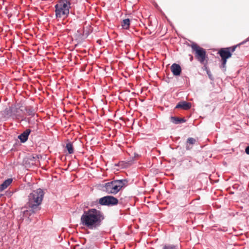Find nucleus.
I'll use <instances>...</instances> for the list:
<instances>
[{
    "mask_svg": "<svg viewBox=\"0 0 249 249\" xmlns=\"http://www.w3.org/2000/svg\"><path fill=\"white\" fill-rule=\"evenodd\" d=\"M20 111H22V109L19 110V109L16 108L12 111V116L13 118L19 119L22 117V116L20 113Z\"/></svg>",
    "mask_w": 249,
    "mask_h": 249,
    "instance_id": "12",
    "label": "nucleus"
},
{
    "mask_svg": "<svg viewBox=\"0 0 249 249\" xmlns=\"http://www.w3.org/2000/svg\"><path fill=\"white\" fill-rule=\"evenodd\" d=\"M98 204L102 206H112L118 203V200L112 196H107L97 200Z\"/></svg>",
    "mask_w": 249,
    "mask_h": 249,
    "instance_id": "6",
    "label": "nucleus"
},
{
    "mask_svg": "<svg viewBox=\"0 0 249 249\" xmlns=\"http://www.w3.org/2000/svg\"><path fill=\"white\" fill-rule=\"evenodd\" d=\"M44 195V191L40 188L33 191L29 194L28 201L26 204L28 210L23 212L24 216H26L29 212L35 213L40 209V205L42 203Z\"/></svg>",
    "mask_w": 249,
    "mask_h": 249,
    "instance_id": "2",
    "label": "nucleus"
},
{
    "mask_svg": "<svg viewBox=\"0 0 249 249\" xmlns=\"http://www.w3.org/2000/svg\"><path fill=\"white\" fill-rule=\"evenodd\" d=\"M171 121L175 124H179L185 122V120L183 118L172 116L171 117Z\"/></svg>",
    "mask_w": 249,
    "mask_h": 249,
    "instance_id": "13",
    "label": "nucleus"
},
{
    "mask_svg": "<svg viewBox=\"0 0 249 249\" xmlns=\"http://www.w3.org/2000/svg\"><path fill=\"white\" fill-rule=\"evenodd\" d=\"M27 114L29 116H34L35 114L34 109L31 107H27L25 108Z\"/></svg>",
    "mask_w": 249,
    "mask_h": 249,
    "instance_id": "16",
    "label": "nucleus"
},
{
    "mask_svg": "<svg viewBox=\"0 0 249 249\" xmlns=\"http://www.w3.org/2000/svg\"><path fill=\"white\" fill-rule=\"evenodd\" d=\"M76 0H60L55 6V16L56 18H65L70 13L71 2H75Z\"/></svg>",
    "mask_w": 249,
    "mask_h": 249,
    "instance_id": "4",
    "label": "nucleus"
},
{
    "mask_svg": "<svg viewBox=\"0 0 249 249\" xmlns=\"http://www.w3.org/2000/svg\"><path fill=\"white\" fill-rule=\"evenodd\" d=\"M66 148L69 154H72L74 152L73 146L71 142H68L66 144Z\"/></svg>",
    "mask_w": 249,
    "mask_h": 249,
    "instance_id": "17",
    "label": "nucleus"
},
{
    "mask_svg": "<svg viewBox=\"0 0 249 249\" xmlns=\"http://www.w3.org/2000/svg\"><path fill=\"white\" fill-rule=\"evenodd\" d=\"M171 71L175 76H178L181 72V68L179 64L174 63L171 66Z\"/></svg>",
    "mask_w": 249,
    "mask_h": 249,
    "instance_id": "8",
    "label": "nucleus"
},
{
    "mask_svg": "<svg viewBox=\"0 0 249 249\" xmlns=\"http://www.w3.org/2000/svg\"><path fill=\"white\" fill-rule=\"evenodd\" d=\"M196 142V140L195 139L193 138H189L187 140L186 142V149L187 150H189L192 148V147H190L189 145H188V144H194Z\"/></svg>",
    "mask_w": 249,
    "mask_h": 249,
    "instance_id": "14",
    "label": "nucleus"
},
{
    "mask_svg": "<svg viewBox=\"0 0 249 249\" xmlns=\"http://www.w3.org/2000/svg\"><path fill=\"white\" fill-rule=\"evenodd\" d=\"M193 52H195V56L201 63H203L206 56L205 49L199 46L195 43L190 45Z\"/></svg>",
    "mask_w": 249,
    "mask_h": 249,
    "instance_id": "5",
    "label": "nucleus"
},
{
    "mask_svg": "<svg viewBox=\"0 0 249 249\" xmlns=\"http://www.w3.org/2000/svg\"><path fill=\"white\" fill-rule=\"evenodd\" d=\"M105 216L103 212L95 208L83 211L80 218V224L89 230H96L103 224Z\"/></svg>",
    "mask_w": 249,
    "mask_h": 249,
    "instance_id": "1",
    "label": "nucleus"
},
{
    "mask_svg": "<svg viewBox=\"0 0 249 249\" xmlns=\"http://www.w3.org/2000/svg\"><path fill=\"white\" fill-rule=\"evenodd\" d=\"M13 181L12 178L6 179L0 185V192L3 191L9 186Z\"/></svg>",
    "mask_w": 249,
    "mask_h": 249,
    "instance_id": "11",
    "label": "nucleus"
},
{
    "mask_svg": "<svg viewBox=\"0 0 249 249\" xmlns=\"http://www.w3.org/2000/svg\"><path fill=\"white\" fill-rule=\"evenodd\" d=\"M191 107V104L190 103L182 101L179 102L176 106V108H182L185 110H187Z\"/></svg>",
    "mask_w": 249,
    "mask_h": 249,
    "instance_id": "10",
    "label": "nucleus"
},
{
    "mask_svg": "<svg viewBox=\"0 0 249 249\" xmlns=\"http://www.w3.org/2000/svg\"><path fill=\"white\" fill-rule=\"evenodd\" d=\"M218 53L221 56L222 61V67L223 68H225L227 63V59L231 57V53L230 52L228 49L225 48L221 49L219 50Z\"/></svg>",
    "mask_w": 249,
    "mask_h": 249,
    "instance_id": "7",
    "label": "nucleus"
},
{
    "mask_svg": "<svg viewBox=\"0 0 249 249\" xmlns=\"http://www.w3.org/2000/svg\"><path fill=\"white\" fill-rule=\"evenodd\" d=\"M237 46V45H235L231 47H228L227 49H228V50L230 51V52H233L235 50Z\"/></svg>",
    "mask_w": 249,
    "mask_h": 249,
    "instance_id": "19",
    "label": "nucleus"
},
{
    "mask_svg": "<svg viewBox=\"0 0 249 249\" xmlns=\"http://www.w3.org/2000/svg\"><path fill=\"white\" fill-rule=\"evenodd\" d=\"M245 152L247 154L249 155V146L246 148Z\"/></svg>",
    "mask_w": 249,
    "mask_h": 249,
    "instance_id": "20",
    "label": "nucleus"
},
{
    "mask_svg": "<svg viewBox=\"0 0 249 249\" xmlns=\"http://www.w3.org/2000/svg\"><path fill=\"white\" fill-rule=\"evenodd\" d=\"M249 41V37L247 39L246 41Z\"/></svg>",
    "mask_w": 249,
    "mask_h": 249,
    "instance_id": "21",
    "label": "nucleus"
},
{
    "mask_svg": "<svg viewBox=\"0 0 249 249\" xmlns=\"http://www.w3.org/2000/svg\"><path fill=\"white\" fill-rule=\"evenodd\" d=\"M163 249H177L176 246L173 245H166L163 247Z\"/></svg>",
    "mask_w": 249,
    "mask_h": 249,
    "instance_id": "18",
    "label": "nucleus"
},
{
    "mask_svg": "<svg viewBox=\"0 0 249 249\" xmlns=\"http://www.w3.org/2000/svg\"><path fill=\"white\" fill-rule=\"evenodd\" d=\"M121 25L124 29H127L129 27L130 25L129 19L127 18L123 20Z\"/></svg>",
    "mask_w": 249,
    "mask_h": 249,
    "instance_id": "15",
    "label": "nucleus"
},
{
    "mask_svg": "<svg viewBox=\"0 0 249 249\" xmlns=\"http://www.w3.org/2000/svg\"><path fill=\"white\" fill-rule=\"evenodd\" d=\"M127 184V181L126 179H115L103 185L102 190L107 194L115 195L126 186Z\"/></svg>",
    "mask_w": 249,
    "mask_h": 249,
    "instance_id": "3",
    "label": "nucleus"
},
{
    "mask_svg": "<svg viewBox=\"0 0 249 249\" xmlns=\"http://www.w3.org/2000/svg\"><path fill=\"white\" fill-rule=\"evenodd\" d=\"M31 132V130L30 129H27L20 135L18 136V138L20 140L21 142L24 143L27 141Z\"/></svg>",
    "mask_w": 249,
    "mask_h": 249,
    "instance_id": "9",
    "label": "nucleus"
}]
</instances>
